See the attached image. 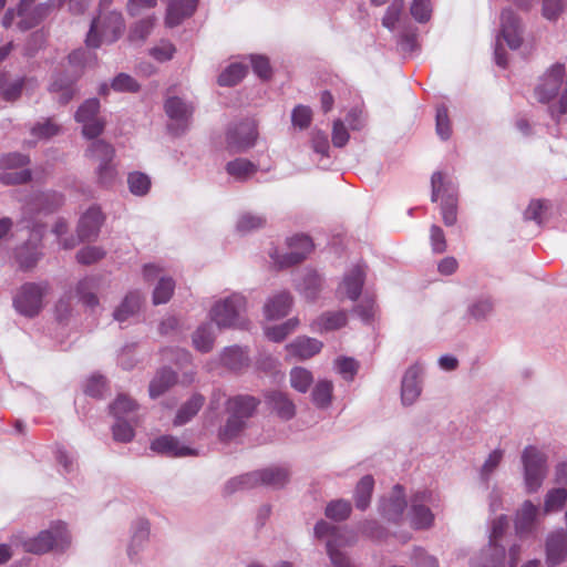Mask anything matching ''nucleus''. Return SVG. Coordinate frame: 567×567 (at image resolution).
I'll list each match as a JSON object with an SVG mask.
<instances>
[{"label":"nucleus","instance_id":"obj_1","mask_svg":"<svg viewBox=\"0 0 567 567\" xmlns=\"http://www.w3.org/2000/svg\"><path fill=\"white\" fill-rule=\"evenodd\" d=\"M71 537L63 522H54L48 529L41 530L34 537L17 535L13 543L20 545L25 553L43 555L54 549H64L70 545Z\"/></svg>","mask_w":567,"mask_h":567},{"label":"nucleus","instance_id":"obj_2","mask_svg":"<svg viewBox=\"0 0 567 567\" xmlns=\"http://www.w3.org/2000/svg\"><path fill=\"white\" fill-rule=\"evenodd\" d=\"M259 400L251 395H236L227 400L226 411L228 419L223 427L219 429L218 436L223 442L235 439L246 426L257 406Z\"/></svg>","mask_w":567,"mask_h":567},{"label":"nucleus","instance_id":"obj_3","mask_svg":"<svg viewBox=\"0 0 567 567\" xmlns=\"http://www.w3.org/2000/svg\"><path fill=\"white\" fill-rule=\"evenodd\" d=\"M93 54L84 49H76L68 56L71 75L56 74L50 85V92L60 104L71 102L75 93V81L80 78L82 70L91 63Z\"/></svg>","mask_w":567,"mask_h":567},{"label":"nucleus","instance_id":"obj_4","mask_svg":"<svg viewBox=\"0 0 567 567\" xmlns=\"http://www.w3.org/2000/svg\"><path fill=\"white\" fill-rule=\"evenodd\" d=\"M565 66L553 64L539 79L534 93L542 104L557 102L558 106H567V81H564Z\"/></svg>","mask_w":567,"mask_h":567},{"label":"nucleus","instance_id":"obj_5","mask_svg":"<svg viewBox=\"0 0 567 567\" xmlns=\"http://www.w3.org/2000/svg\"><path fill=\"white\" fill-rule=\"evenodd\" d=\"M523 31L524 27L519 17L512 9H504L501 13V30L494 50L495 62L498 66L506 68L507 65L506 51L502 48L501 39L511 49L516 50L522 45Z\"/></svg>","mask_w":567,"mask_h":567},{"label":"nucleus","instance_id":"obj_6","mask_svg":"<svg viewBox=\"0 0 567 567\" xmlns=\"http://www.w3.org/2000/svg\"><path fill=\"white\" fill-rule=\"evenodd\" d=\"M124 30L123 17L117 11L101 14L91 23L90 31L86 35V45L96 49L103 43H113L122 34Z\"/></svg>","mask_w":567,"mask_h":567},{"label":"nucleus","instance_id":"obj_7","mask_svg":"<svg viewBox=\"0 0 567 567\" xmlns=\"http://www.w3.org/2000/svg\"><path fill=\"white\" fill-rule=\"evenodd\" d=\"M288 480L289 473L286 468L269 467L233 478L226 484L225 489L227 493H234L238 489L251 488L259 484L281 487Z\"/></svg>","mask_w":567,"mask_h":567},{"label":"nucleus","instance_id":"obj_8","mask_svg":"<svg viewBox=\"0 0 567 567\" xmlns=\"http://www.w3.org/2000/svg\"><path fill=\"white\" fill-rule=\"evenodd\" d=\"M315 534L318 538L330 536L327 542V553L333 567H352L349 558L340 548L351 545L353 543V536L347 537L346 532L340 530L324 520H320L316 524Z\"/></svg>","mask_w":567,"mask_h":567},{"label":"nucleus","instance_id":"obj_9","mask_svg":"<svg viewBox=\"0 0 567 567\" xmlns=\"http://www.w3.org/2000/svg\"><path fill=\"white\" fill-rule=\"evenodd\" d=\"M246 310V299L239 293H234L223 301L217 302L210 311L213 321L220 328L245 327L241 313Z\"/></svg>","mask_w":567,"mask_h":567},{"label":"nucleus","instance_id":"obj_10","mask_svg":"<svg viewBox=\"0 0 567 567\" xmlns=\"http://www.w3.org/2000/svg\"><path fill=\"white\" fill-rule=\"evenodd\" d=\"M49 290L48 282H25L13 298L16 310L25 317H35L43 307V297Z\"/></svg>","mask_w":567,"mask_h":567},{"label":"nucleus","instance_id":"obj_11","mask_svg":"<svg viewBox=\"0 0 567 567\" xmlns=\"http://www.w3.org/2000/svg\"><path fill=\"white\" fill-rule=\"evenodd\" d=\"M525 484L528 493L536 492L546 476L547 456L537 447L526 446L522 454Z\"/></svg>","mask_w":567,"mask_h":567},{"label":"nucleus","instance_id":"obj_12","mask_svg":"<svg viewBox=\"0 0 567 567\" xmlns=\"http://www.w3.org/2000/svg\"><path fill=\"white\" fill-rule=\"evenodd\" d=\"M507 524L505 516H499L493 522L488 547L473 558L472 567H504L505 550L498 547L496 542L504 534Z\"/></svg>","mask_w":567,"mask_h":567},{"label":"nucleus","instance_id":"obj_13","mask_svg":"<svg viewBox=\"0 0 567 567\" xmlns=\"http://www.w3.org/2000/svg\"><path fill=\"white\" fill-rule=\"evenodd\" d=\"M35 0H21L18 6L19 20L18 28L22 31L38 25L54 9L61 7L66 0H49L43 3L34 4Z\"/></svg>","mask_w":567,"mask_h":567},{"label":"nucleus","instance_id":"obj_14","mask_svg":"<svg viewBox=\"0 0 567 567\" xmlns=\"http://www.w3.org/2000/svg\"><path fill=\"white\" fill-rule=\"evenodd\" d=\"M35 0H21L18 6L19 20L18 28L22 31L38 25L54 9L61 7L66 0H49L43 3L34 4Z\"/></svg>","mask_w":567,"mask_h":567},{"label":"nucleus","instance_id":"obj_15","mask_svg":"<svg viewBox=\"0 0 567 567\" xmlns=\"http://www.w3.org/2000/svg\"><path fill=\"white\" fill-rule=\"evenodd\" d=\"M86 155L90 158L99 162V183L105 187L111 186L116 179V169L112 164L114 157L113 146L105 143L104 141H96L90 145L89 150L86 151Z\"/></svg>","mask_w":567,"mask_h":567},{"label":"nucleus","instance_id":"obj_16","mask_svg":"<svg viewBox=\"0 0 567 567\" xmlns=\"http://www.w3.org/2000/svg\"><path fill=\"white\" fill-rule=\"evenodd\" d=\"M257 135L255 121L246 118L228 128L226 134V147L230 153L243 152L255 144Z\"/></svg>","mask_w":567,"mask_h":567},{"label":"nucleus","instance_id":"obj_17","mask_svg":"<svg viewBox=\"0 0 567 567\" xmlns=\"http://www.w3.org/2000/svg\"><path fill=\"white\" fill-rule=\"evenodd\" d=\"M290 252L279 256L277 250L270 254L271 259L279 268L289 267L301 262L313 249V243L309 236L296 235L288 239Z\"/></svg>","mask_w":567,"mask_h":567},{"label":"nucleus","instance_id":"obj_18","mask_svg":"<svg viewBox=\"0 0 567 567\" xmlns=\"http://www.w3.org/2000/svg\"><path fill=\"white\" fill-rule=\"evenodd\" d=\"M432 185V202H437L441 199V210L443 221L446 226H452L456 223L457 213H456V203L457 199L454 195L449 194L446 196L443 195L445 192L444 177L441 172L433 173L431 177Z\"/></svg>","mask_w":567,"mask_h":567},{"label":"nucleus","instance_id":"obj_19","mask_svg":"<svg viewBox=\"0 0 567 567\" xmlns=\"http://www.w3.org/2000/svg\"><path fill=\"white\" fill-rule=\"evenodd\" d=\"M365 271L361 265H355L343 278L342 282L338 288L340 296H344L348 299L355 301L362 291L364 285Z\"/></svg>","mask_w":567,"mask_h":567},{"label":"nucleus","instance_id":"obj_20","mask_svg":"<svg viewBox=\"0 0 567 567\" xmlns=\"http://www.w3.org/2000/svg\"><path fill=\"white\" fill-rule=\"evenodd\" d=\"M567 556V535L559 530L551 533L546 540V563L554 567L561 564Z\"/></svg>","mask_w":567,"mask_h":567},{"label":"nucleus","instance_id":"obj_21","mask_svg":"<svg viewBox=\"0 0 567 567\" xmlns=\"http://www.w3.org/2000/svg\"><path fill=\"white\" fill-rule=\"evenodd\" d=\"M322 342L309 337H298L286 346L289 358L297 360H307L319 353L322 349Z\"/></svg>","mask_w":567,"mask_h":567},{"label":"nucleus","instance_id":"obj_22","mask_svg":"<svg viewBox=\"0 0 567 567\" xmlns=\"http://www.w3.org/2000/svg\"><path fill=\"white\" fill-rule=\"evenodd\" d=\"M74 116L82 124V134L86 138H95L104 130L105 122L100 117L99 109H78Z\"/></svg>","mask_w":567,"mask_h":567},{"label":"nucleus","instance_id":"obj_23","mask_svg":"<svg viewBox=\"0 0 567 567\" xmlns=\"http://www.w3.org/2000/svg\"><path fill=\"white\" fill-rule=\"evenodd\" d=\"M104 216L99 207L89 208L81 217L78 226V235L81 240H90L97 236Z\"/></svg>","mask_w":567,"mask_h":567},{"label":"nucleus","instance_id":"obj_24","mask_svg":"<svg viewBox=\"0 0 567 567\" xmlns=\"http://www.w3.org/2000/svg\"><path fill=\"white\" fill-rule=\"evenodd\" d=\"M405 507L404 489L398 484L393 487L391 496L382 501L380 509L388 520L398 522L402 517Z\"/></svg>","mask_w":567,"mask_h":567},{"label":"nucleus","instance_id":"obj_25","mask_svg":"<svg viewBox=\"0 0 567 567\" xmlns=\"http://www.w3.org/2000/svg\"><path fill=\"white\" fill-rule=\"evenodd\" d=\"M198 0H172L167 7L165 23L167 27H176L184 19L190 17Z\"/></svg>","mask_w":567,"mask_h":567},{"label":"nucleus","instance_id":"obj_26","mask_svg":"<svg viewBox=\"0 0 567 567\" xmlns=\"http://www.w3.org/2000/svg\"><path fill=\"white\" fill-rule=\"evenodd\" d=\"M151 449L154 452L173 457L187 456L194 454V451L192 449L182 445L178 439L172 435H163L161 437L155 439L151 443Z\"/></svg>","mask_w":567,"mask_h":567},{"label":"nucleus","instance_id":"obj_27","mask_svg":"<svg viewBox=\"0 0 567 567\" xmlns=\"http://www.w3.org/2000/svg\"><path fill=\"white\" fill-rule=\"evenodd\" d=\"M422 373L420 365L409 368L402 380L401 398L404 404H412L420 395L421 388L419 378Z\"/></svg>","mask_w":567,"mask_h":567},{"label":"nucleus","instance_id":"obj_28","mask_svg":"<svg viewBox=\"0 0 567 567\" xmlns=\"http://www.w3.org/2000/svg\"><path fill=\"white\" fill-rule=\"evenodd\" d=\"M430 494L426 492L417 493L412 499V525L415 528H426L431 526L434 516L429 507L420 504L426 502Z\"/></svg>","mask_w":567,"mask_h":567},{"label":"nucleus","instance_id":"obj_29","mask_svg":"<svg viewBox=\"0 0 567 567\" xmlns=\"http://www.w3.org/2000/svg\"><path fill=\"white\" fill-rule=\"evenodd\" d=\"M292 306V297L282 291L270 298L264 307L267 319H279L288 315Z\"/></svg>","mask_w":567,"mask_h":567},{"label":"nucleus","instance_id":"obj_30","mask_svg":"<svg viewBox=\"0 0 567 567\" xmlns=\"http://www.w3.org/2000/svg\"><path fill=\"white\" fill-rule=\"evenodd\" d=\"M268 405L274 410L279 417L284 420L291 419L296 413V406L293 402L287 396V394L272 391L266 395Z\"/></svg>","mask_w":567,"mask_h":567},{"label":"nucleus","instance_id":"obj_31","mask_svg":"<svg viewBox=\"0 0 567 567\" xmlns=\"http://www.w3.org/2000/svg\"><path fill=\"white\" fill-rule=\"evenodd\" d=\"M347 321L348 317L346 311H329L318 317L317 320L312 323V328L319 332L332 331L344 327Z\"/></svg>","mask_w":567,"mask_h":567},{"label":"nucleus","instance_id":"obj_32","mask_svg":"<svg viewBox=\"0 0 567 567\" xmlns=\"http://www.w3.org/2000/svg\"><path fill=\"white\" fill-rule=\"evenodd\" d=\"M537 513L538 508L530 501L524 502L515 519L517 534L522 536L533 530Z\"/></svg>","mask_w":567,"mask_h":567},{"label":"nucleus","instance_id":"obj_33","mask_svg":"<svg viewBox=\"0 0 567 567\" xmlns=\"http://www.w3.org/2000/svg\"><path fill=\"white\" fill-rule=\"evenodd\" d=\"M177 381L176 373L171 369L159 370L150 383V396L155 399L169 390Z\"/></svg>","mask_w":567,"mask_h":567},{"label":"nucleus","instance_id":"obj_34","mask_svg":"<svg viewBox=\"0 0 567 567\" xmlns=\"http://www.w3.org/2000/svg\"><path fill=\"white\" fill-rule=\"evenodd\" d=\"M226 172L237 181H246L257 172V165L245 158H236L227 163Z\"/></svg>","mask_w":567,"mask_h":567},{"label":"nucleus","instance_id":"obj_35","mask_svg":"<svg viewBox=\"0 0 567 567\" xmlns=\"http://www.w3.org/2000/svg\"><path fill=\"white\" fill-rule=\"evenodd\" d=\"M167 128L174 135H179L188 127L190 114L188 109H166Z\"/></svg>","mask_w":567,"mask_h":567},{"label":"nucleus","instance_id":"obj_36","mask_svg":"<svg viewBox=\"0 0 567 567\" xmlns=\"http://www.w3.org/2000/svg\"><path fill=\"white\" fill-rule=\"evenodd\" d=\"M374 486V480L371 475L363 476L354 492V503L358 509L364 511L370 505V499Z\"/></svg>","mask_w":567,"mask_h":567},{"label":"nucleus","instance_id":"obj_37","mask_svg":"<svg viewBox=\"0 0 567 567\" xmlns=\"http://www.w3.org/2000/svg\"><path fill=\"white\" fill-rule=\"evenodd\" d=\"M247 70L244 63H231L218 75L217 82L220 86L236 85L245 78Z\"/></svg>","mask_w":567,"mask_h":567},{"label":"nucleus","instance_id":"obj_38","mask_svg":"<svg viewBox=\"0 0 567 567\" xmlns=\"http://www.w3.org/2000/svg\"><path fill=\"white\" fill-rule=\"evenodd\" d=\"M204 404V398L199 394L193 395L182 408L178 410L174 420V425L179 426L187 423L193 416L197 414Z\"/></svg>","mask_w":567,"mask_h":567},{"label":"nucleus","instance_id":"obj_39","mask_svg":"<svg viewBox=\"0 0 567 567\" xmlns=\"http://www.w3.org/2000/svg\"><path fill=\"white\" fill-rule=\"evenodd\" d=\"M97 288L96 279L86 277L79 281L76 286V293L79 299L87 307H94L99 303V299L94 293Z\"/></svg>","mask_w":567,"mask_h":567},{"label":"nucleus","instance_id":"obj_40","mask_svg":"<svg viewBox=\"0 0 567 567\" xmlns=\"http://www.w3.org/2000/svg\"><path fill=\"white\" fill-rule=\"evenodd\" d=\"M140 306H141L140 293L138 292H130L128 295H126V297L124 298L121 306L115 310L114 318L117 321L123 322L126 319H128V317L133 316L140 309Z\"/></svg>","mask_w":567,"mask_h":567},{"label":"nucleus","instance_id":"obj_41","mask_svg":"<svg viewBox=\"0 0 567 567\" xmlns=\"http://www.w3.org/2000/svg\"><path fill=\"white\" fill-rule=\"evenodd\" d=\"M41 257L42 254L37 248L29 247L28 245L19 248L17 251V261L19 268L23 271L33 269Z\"/></svg>","mask_w":567,"mask_h":567},{"label":"nucleus","instance_id":"obj_42","mask_svg":"<svg viewBox=\"0 0 567 567\" xmlns=\"http://www.w3.org/2000/svg\"><path fill=\"white\" fill-rule=\"evenodd\" d=\"M221 362L230 370H239L247 363V355L239 347L226 348L221 354Z\"/></svg>","mask_w":567,"mask_h":567},{"label":"nucleus","instance_id":"obj_43","mask_svg":"<svg viewBox=\"0 0 567 567\" xmlns=\"http://www.w3.org/2000/svg\"><path fill=\"white\" fill-rule=\"evenodd\" d=\"M313 382L312 373L302 368L296 367L290 371V384L298 392L306 393Z\"/></svg>","mask_w":567,"mask_h":567},{"label":"nucleus","instance_id":"obj_44","mask_svg":"<svg viewBox=\"0 0 567 567\" xmlns=\"http://www.w3.org/2000/svg\"><path fill=\"white\" fill-rule=\"evenodd\" d=\"M299 290L308 300H315L321 290L320 276L316 271H308Z\"/></svg>","mask_w":567,"mask_h":567},{"label":"nucleus","instance_id":"obj_45","mask_svg":"<svg viewBox=\"0 0 567 567\" xmlns=\"http://www.w3.org/2000/svg\"><path fill=\"white\" fill-rule=\"evenodd\" d=\"M332 391L333 384L331 381H319L312 391V400L315 404L319 408H327L331 402Z\"/></svg>","mask_w":567,"mask_h":567},{"label":"nucleus","instance_id":"obj_46","mask_svg":"<svg viewBox=\"0 0 567 567\" xmlns=\"http://www.w3.org/2000/svg\"><path fill=\"white\" fill-rule=\"evenodd\" d=\"M567 0H542V16L549 22H556L565 12Z\"/></svg>","mask_w":567,"mask_h":567},{"label":"nucleus","instance_id":"obj_47","mask_svg":"<svg viewBox=\"0 0 567 567\" xmlns=\"http://www.w3.org/2000/svg\"><path fill=\"white\" fill-rule=\"evenodd\" d=\"M567 501L566 488H553L545 497L544 512L549 514L551 512L560 511Z\"/></svg>","mask_w":567,"mask_h":567},{"label":"nucleus","instance_id":"obj_48","mask_svg":"<svg viewBox=\"0 0 567 567\" xmlns=\"http://www.w3.org/2000/svg\"><path fill=\"white\" fill-rule=\"evenodd\" d=\"M127 184L130 192L136 196H144L151 188L150 177L141 172L128 174Z\"/></svg>","mask_w":567,"mask_h":567},{"label":"nucleus","instance_id":"obj_49","mask_svg":"<svg viewBox=\"0 0 567 567\" xmlns=\"http://www.w3.org/2000/svg\"><path fill=\"white\" fill-rule=\"evenodd\" d=\"M193 343L195 348L202 352L210 351L214 346L212 327L209 324L199 327L193 336Z\"/></svg>","mask_w":567,"mask_h":567},{"label":"nucleus","instance_id":"obj_50","mask_svg":"<svg viewBox=\"0 0 567 567\" xmlns=\"http://www.w3.org/2000/svg\"><path fill=\"white\" fill-rule=\"evenodd\" d=\"M299 320L297 318H292L287 320L286 322L268 328L266 330V336L269 340L275 342L282 341L288 334H290L298 327Z\"/></svg>","mask_w":567,"mask_h":567},{"label":"nucleus","instance_id":"obj_51","mask_svg":"<svg viewBox=\"0 0 567 567\" xmlns=\"http://www.w3.org/2000/svg\"><path fill=\"white\" fill-rule=\"evenodd\" d=\"M351 513V504L344 499L330 502L326 507V516L334 520H344Z\"/></svg>","mask_w":567,"mask_h":567},{"label":"nucleus","instance_id":"obj_52","mask_svg":"<svg viewBox=\"0 0 567 567\" xmlns=\"http://www.w3.org/2000/svg\"><path fill=\"white\" fill-rule=\"evenodd\" d=\"M175 282L172 278H161L153 292V302L155 305L166 303L174 291Z\"/></svg>","mask_w":567,"mask_h":567},{"label":"nucleus","instance_id":"obj_53","mask_svg":"<svg viewBox=\"0 0 567 567\" xmlns=\"http://www.w3.org/2000/svg\"><path fill=\"white\" fill-rule=\"evenodd\" d=\"M137 409V403L127 395L121 394L111 405V412L116 419H123Z\"/></svg>","mask_w":567,"mask_h":567},{"label":"nucleus","instance_id":"obj_54","mask_svg":"<svg viewBox=\"0 0 567 567\" xmlns=\"http://www.w3.org/2000/svg\"><path fill=\"white\" fill-rule=\"evenodd\" d=\"M155 24V17H146L137 22L131 29L130 38L133 41H143L152 32Z\"/></svg>","mask_w":567,"mask_h":567},{"label":"nucleus","instance_id":"obj_55","mask_svg":"<svg viewBox=\"0 0 567 567\" xmlns=\"http://www.w3.org/2000/svg\"><path fill=\"white\" fill-rule=\"evenodd\" d=\"M410 12L415 21L425 23L432 14V6L430 0H413Z\"/></svg>","mask_w":567,"mask_h":567},{"label":"nucleus","instance_id":"obj_56","mask_svg":"<svg viewBox=\"0 0 567 567\" xmlns=\"http://www.w3.org/2000/svg\"><path fill=\"white\" fill-rule=\"evenodd\" d=\"M266 225V218L259 215H252L249 213L243 214L238 221L237 228L240 231H251L259 229Z\"/></svg>","mask_w":567,"mask_h":567},{"label":"nucleus","instance_id":"obj_57","mask_svg":"<svg viewBox=\"0 0 567 567\" xmlns=\"http://www.w3.org/2000/svg\"><path fill=\"white\" fill-rule=\"evenodd\" d=\"M31 172L29 169L11 171L6 169L0 175V181L4 185H20L29 182Z\"/></svg>","mask_w":567,"mask_h":567},{"label":"nucleus","instance_id":"obj_58","mask_svg":"<svg viewBox=\"0 0 567 567\" xmlns=\"http://www.w3.org/2000/svg\"><path fill=\"white\" fill-rule=\"evenodd\" d=\"M436 133L444 141L449 140L452 135V124L447 109H437Z\"/></svg>","mask_w":567,"mask_h":567},{"label":"nucleus","instance_id":"obj_59","mask_svg":"<svg viewBox=\"0 0 567 567\" xmlns=\"http://www.w3.org/2000/svg\"><path fill=\"white\" fill-rule=\"evenodd\" d=\"M138 87L137 82L126 73L116 75L111 84V89L117 92H136Z\"/></svg>","mask_w":567,"mask_h":567},{"label":"nucleus","instance_id":"obj_60","mask_svg":"<svg viewBox=\"0 0 567 567\" xmlns=\"http://www.w3.org/2000/svg\"><path fill=\"white\" fill-rule=\"evenodd\" d=\"M105 256V251L100 247L87 246L76 254V260L83 265H91L101 260Z\"/></svg>","mask_w":567,"mask_h":567},{"label":"nucleus","instance_id":"obj_61","mask_svg":"<svg viewBox=\"0 0 567 567\" xmlns=\"http://www.w3.org/2000/svg\"><path fill=\"white\" fill-rule=\"evenodd\" d=\"M548 209V204L546 200L534 199L529 203L528 207L524 213V217L527 220H535L537 224H542L543 214Z\"/></svg>","mask_w":567,"mask_h":567},{"label":"nucleus","instance_id":"obj_62","mask_svg":"<svg viewBox=\"0 0 567 567\" xmlns=\"http://www.w3.org/2000/svg\"><path fill=\"white\" fill-rule=\"evenodd\" d=\"M112 432L113 439L116 442L127 443L134 437L133 427L128 423L122 421V419H117V422L112 427Z\"/></svg>","mask_w":567,"mask_h":567},{"label":"nucleus","instance_id":"obj_63","mask_svg":"<svg viewBox=\"0 0 567 567\" xmlns=\"http://www.w3.org/2000/svg\"><path fill=\"white\" fill-rule=\"evenodd\" d=\"M430 240L434 254H443L446 250L447 243L441 227L432 225L430 229Z\"/></svg>","mask_w":567,"mask_h":567},{"label":"nucleus","instance_id":"obj_64","mask_svg":"<svg viewBox=\"0 0 567 567\" xmlns=\"http://www.w3.org/2000/svg\"><path fill=\"white\" fill-rule=\"evenodd\" d=\"M412 560L414 567H439L437 559L422 548L414 549Z\"/></svg>","mask_w":567,"mask_h":567}]
</instances>
